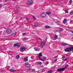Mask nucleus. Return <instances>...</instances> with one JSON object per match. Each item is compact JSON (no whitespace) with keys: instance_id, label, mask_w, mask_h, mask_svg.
Returning a JSON list of instances; mask_svg holds the SVG:
<instances>
[{"instance_id":"bb28decb","label":"nucleus","mask_w":73,"mask_h":73,"mask_svg":"<svg viewBox=\"0 0 73 73\" xmlns=\"http://www.w3.org/2000/svg\"><path fill=\"white\" fill-rule=\"evenodd\" d=\"M59 31H63V30H64L62 28H59Z\"/></svg>"},{"instance_id":"6e6552de","label":"nucleus","mask_w":73,"mask_h":73,"mask_svg":"<svg viewBox=\"0 0 73 73\" xmlns=\"http://www.w3.org/2000/svg\"><path fill=\"white\" fill-rule=\"evenodd\" d=\"M25 65L26 67L27 68H29L31 67V65L28 63H25Z\"/></svg>"},{"instance_id":"49530a36","label":"nucleus","mask_w":73,"mask_h":73,"mask_svg":"<svg viewBox=\"0 0 73 73\" xmlns=\"http://www.w3.org/2000/svg\"><path fill=\"white\" fill-rule=\"evenodd\" d=\"M44 42H46V40L45 39L44 40Z\"/></svg>"},{"instance_id":"20e7f679","label":"nucleus","mask_w":73,"mask_h":73,"mask_svg":"<svg viewBox=\"0 0 73 73\" xmlns=\"http://www.w3.org/2000/svg\"><path fill=\"white\" fill-rule=\"evenodd\" d=\"M21 44V43H17L14 44L13 45V46L14 47H16V46H17V47H18V48H20Z\"/></svg>"},{"instance_id":"4468645a","label":"nucleus","mask_w":73,"mask_h":73,"mask_svg":"<svg viewBox=\"0 0 73 73\" xmlns=\"http://www.w3.org/2000/svg\"><path fill=\"white\" fill-rule=\"evenodd\" d=\"M62 45H63V46H65L66 45H68V44H67V43H62Z\"/></svg>"},{"instance_id":"7ed1b4c3","label":"nucleus","mask_w":73,"mask_h":73,"mask_svg":"<svg viewBox=\"0 0 73 73\" xmlns=\"http://www.w3.org/2000/svg\"><path fill=\"white\" fill-rule=\"evenodd\" d=\"M33 3V1L32 0H29L26 3V4L27 5H32Z\"/></svg>"},{"instance_id":"412c9836","label":"nucleus","mask_w":73,"mask_h":73,"mask_svg":"<svg viewBox=\"0 0 73 73\" xmlns=\"http://www.w3.org/2000/svg\"><path fill=\"white\" fill-rule=\"evenodd\" d=\"M45 28H46L47 29H48V28H50V27L49 26H46L45 27Z\"/></svg>"},{"instance_id":"ddd939ff","label":"nucleus","mask_w":73,"mask_h":73,"mask_svg":"<svg viewBox=\"0 0 73 73\" xmlns=\"http://www.w3.org/2000/svg\"><path fill=\"white\" fill-rule=\"evenodd\" d=\"M17 9L18 12H20V7L19 6H17Z\"/></svg>"},{"instance_id":"72a5a7b5","label":"nucleus","mask_w":73,"mask_h":73,"mask_svg":"<svg viewBox=\"0 0 73 73\" xmlns=\"http://www.w3.org/2000/svg\"><path fill=\"white\" fill-rule=\"evenodd\" d=\"M43 59H44V60H46V58L45 57H44L43 58Z\"/></svg>"},{"instance_id":"c03bdc74","label":"nucleus","mask_w":73,"mask_h":73,"mask_svg":"<svg viewBox=\"0 0 73 73\" xmlns=\"http://www.w3.org/2000/svg\"><path fill=\"white\" fill-rule=\"evenodd\" d=\"M57 56H55L54 58H57Z\"/></svg>"},{"instance_id":"de8ad7c7","label":"nucleus","mask_w":73,"mask_h":73,"mask_svg":"<svg viewBox=\"0 0 73 73\" xmlns=\"http://www.w3.org/2000/svg\"><path fill=\"white\" fill-rule=\"evenodd\" d=\"M57 61V59H55V62H56Z\"/></svg>"},{"instance_id":"aec40b11","label":"nucleus","mask_w":73,"mask_h":73,"mask_svg":"<svg viewBox=\"0 0 73 73\" xmlns=\"http://www.w3.org/2000/svg\"><path fill=\"white\" fill-rule=\"evenodd\" d=\"M53 72V71L52 70H48V73H51Z\"/></svg>"},{"instance_id":"f03ea898","label":"nucleus","mask_w":73,"mask_h":73,"mask_svg":"<svg viewBox=\"0 0 73 73\" xmlns=\"http://www.w3.org/2000/svg\"><path fill=\"white\" fill-rule=\"evenodd\" d=\"M69 65L68 64H66L65 66V67L64 68H60L58 69V72H61L62 71H64V70H65V68H66Z\"/></svg>"},{"instance_id":"b1692460","label":"nucleus","mask_w":73,"mask_h":73,"mask_svg":"<svg viewBox=\"0 0 73 73\" xmlns=\"http://www.w3.org/2000/svg\"><path fill=\"white\" fill-rule=\"evenodd\" d=\"M41 72H44L45 71V69H42V70H40Z\"/></svg>"},{"instance_id":"7c9ffc66","label":"nucleus","mask_w":73,"mask_h":73,"mask_svg":"<svg viewBox=\"0 0 73 73\" xmlns=\"http://www.w3.org/2000/svg\"><path fill=\"white\" fill-rule=\"evenodd\" d=\"M70 15H73V11H71L70 13Z\"/></svg>"},{"instance_id":"603ef678","label":"nucleus","mask_w":73,"mask_h":73,"mask_svg":"<svg viewBox=\"0 0 73 73\" xmlns=\"http://www.w3.org/2000/svg\"><path fill=\"white\" fill-rule=\"evenodd\" d=\"M72 64H73V62H72Z\"/></svg>"},{"instance_id":"c756f323","label":"nucleus","mask_w":73,"mask_h":73,"mask_svg":"<svg viewBox=\"0 0 73 73\" xmlns=\"http://www.w3.org/2000/svg\"><path fill=\"white\" fill-rule=\"evenodd\" d=\"M26 19L27 21H29V19L27 17H26Z\"/></svg>"},{"instance_id":"f8f14e48","label":"nucleus","mask_w":73,"mask_h":73,"mask_svg":"<svg viewBox=\"0 0 73 73\" xmlns=\"http://www.w3.org/2000/svg\"><path fill=\"white\" fill-rule=\"evenodd\" d=\"M28 56H26L24 58V60L25 62H27V61H28Z\"/></svg>"},{"instance_id":"f257e3e1","label":"nucleus","mask_w":73,"mask_h":73,"mask_svg":"<svg viewBox=\"0 0 73 73\" xmlns=\"http://www.w3.org/2000/svg\"><path fill=\"white\" fill-rule=\"evenodd\" d=\"M69 48H67L65 49V52H69L73 50V46L72 45L69 44Z\"/></svg>"},{"instance_id":"a878e982","label":"nucleus","mask_w":73,"mask_h":73,"mask_svg":"<svg viewBox=\"0 0 73 73\" xmlns=\"http://www.w3.org/2000/svg\"><path fill=\"white\" fill-rule=\"evenodd\" d=\"M38 65H42V62H38Z\"/></svg>"},{"instance_id":"a19ab883","label":"nucleus","mask_w":73,"mask_h":73,"mask_svg":"<svg viewBox=\"0 0 73 73\" xmlns=\"http://www.w3.org/2000/svg\"><path fill=\"white\" fill-rule=\"evenodd\" d=\"M40 67H41L42 68H44V66L41 65L40 66Z\"/></svg>"},{"instance_id":"393cba45","label":"nucleus","mask_w":73,"mask_h":73,"mask_svg":"<svg viewBox=\"0 0 73 73\" xmlns=\"http://www.w3.org/2000/svg\"><path fill=\"white\" fill-rule=\"evenodd\" d=\"M32 70V69L29 68L27 70H26V71H27V72H28V71H30V70Z\"/></svg>"},{"instance_id":"79ce46f5","label":"nucleus","mask_w":73,"mask_h":73,"mask_svg":"<svg viewBox=\"0 0 73 73\" xmlns=\"http://www.w3.org/2000/svg\"><path fill=\"white\" fill-rule=\"evenodd\" d=\"M56 23H59V21H56Z\"/></svg>"},{"instance_id":"c85d7f7f","label":"nucleus","mask_w":73,"mask_h":73,"mask_svg":"<svg viewBox=\"0 0 73 73\" xmlns=\"http://www.w3.org/2000/svg\"><path fill=\"white\" fill-rule=\"evenodd\" d=\"M33 17L34 20H36V18L35 17V16H33Z\"/></svg>"},{"instance_id":"e433bc0d","label":"nucleus","mask_w":73,"mask_h":73,"mask_svg":"<svg viewBox=\"0 0 73 73\" xmlns=\"http://www.w3.org/2000/svg\"><path fill=\"white\" fill-rule=\"evenodd\" d=\"M5 1V2H8V0H6L5 1Z\"/></svg>"},{"instance_id":"2f4dec72","label":"nucleus","mask_w":73,"mask_h":73,"mask_svg":"<svg viewBox=\"0 0 73 73\" xmlns=\"http://www.w3.org/2000/svg\"><path fill=\"white\" fill-rule=\"evenodd\" d=\"M26 34V33H23L22 34V35L23 36H24V35H25Z\"/></svg>"},{"instance_id":"1a4fd4ad","label":"nucleus","mask_w":73,"mask_h":73,"mask_svg":"<svg viewBox=\"0 0 73 73\" xmlns=\"http://www.w3.org/2000/svg\"><path fill=\"white\" fill-rule=\"evenodd\" d=\"M41 56H42V53H39L38 56V58L39 59H40L41 61H44V60L43 59H42L40 57H41Z\"/></svg>"},{"instance_id":"5701e85b","label":"nucleus","mask_w":73,"mask_h":73,"mask_svg":"<svg viewBox=\"0 0 73 73\" xmlns=\"http://www.w3.org/2000/svg\"><path fill=\"white\" fill-rule=\"evenodd\" d=\"M16 58L17 59H19L20 58V55H17L16 56Z\"/></svg>"},{"instance_id":"f3484780","label":"nucleus","mask_w":73,"mask_h":73,"mask_svg":"<svg viewBox=\"0 0 73 73\" xmlns=\"http://www.w3.org/2000/svg\"><path fill=\"white\" fill-rule=\"evenodd\" d=\"M46 14H47V15H50V14H51V12L50 11H47L46 12Z\"/></svg>"},{"instance_id":"4c0bfd02","label":"nucleus","mask_w":73,"mask_h":73,"mask_svg":"<svg viewBox=\"0 0 73 73\" xmlns=\"http://www.w3.org/2000/svg\"><path fill=\"white\" fill-rule=\"evenodd\" d=\"M72 20H71L70 21V23H72Z\"/></svg>"},{"instance_id":"c9c22d12","label":"nucleus","mask_w":73,"mask_h":73,"mask_svg":"<svg viewBox=\"0 0 73 73\" xmlns=\"http://www.w3.org/2000/svg\"><path fill=\"white\" fill-rule=\"evenodd\" d=\"M70 3H72V0H70Z\"/></svg>"},{"instance_id":"58836bf2","label":"nucleus","mask_w":73,"mask_h":73,"mask_svg":"<svg viewBox=\"0 0 73 73\" xmlns=\"http://www.w3.org/2000/svg\"><path fill=\"white\" fill-rule=\"evenodd\" d=\"M49 64V62H46V65H47V64Z\"/></svg>"},{"instance_id":"09e8293b","label":"nucleus","mask_w":73,"mask_h":73,"mask_svg":"<svg viewBox=\"0 0 73 73\" xmlns=\"http://www.w3.org/2000/svg\"><path fill=\"white\" fill-rule=\"evenodd\" d=\"M31 58H32V59H33V58L32 57H31Z\"/></svg>"},{"instance_id":"cd10ccee","label":"nucleus","mask_w":73,"mask_h":73,"mask_svg":"<svg viewBox=\"0 0 73 73\" xmlns=\"http://www.w3.org/2000/svg\"><path fill=\"white\" fill-rule=\"evenodd\" d=\"M15 35H16V33H13L12 34V36H15Z\"/></svg>"},{"instance_id":"3c124183","label":"nucleus","mask_w":73,"mask_h":73,"mask_svg":"<svg viewBox=\"0 0 73 73\" xmlns=\"http://www.w3.org/2000/svg\"><path fill=\"white\" fill-rule=\"evenodd\" d=\"M72 39H73V37H72Z\"/></svg>"},{"instance_id":"a211bd4d","label":"nucleus","mask_w":73,"mask_h":73,"mask_svg":"<svg viewBox=\"0 0 73 73\" xmlns=\"http://www.w3.org/2000/svg\"><path fill=\"white\" fill-rule=\"evenodd\" d=\"M35 50L36 51H39V50H40V48H36L35 49Z\"/></svg>"},{"instance_id":"dca6fc26","label":"nucleus","mask_w":73,"mask_h":73,"mask_svg":"<svg viewBox=\"0 0 73 73\" xmlns=\"http://www.w3.org/2000/svg\"><path fill=\"white\" fill-rule=\"evenodd\" d=\"M67 20L66 19H64V21H63V23L64 24H65L66 23V21H67Z\"/></svg>"},{"instance_id":"2eb2a0df","label":"nucleus","mask_w":73,"mask_h":73,"mask_svg":"<svg viewBox=\"0 0 73 73\" xmlns=\"http://www.w3.org/2000/svg\"><path fill=\"white\" fill-rule=\"evenodd\" d=\"M39 25L38 23H35L34 25V26H35V28H37L38 27Z\"/></svg>"},{"instance_id":"8fccbe9b","label":"nucleus","mask_w":73,"mask_h":73,"mask_svg":"<svg viewBox=\"0 0 73 73\" xmlns=\"http://www.w3.org/2000/svg\"><path fill=\"white\" fill-rule=\"evenodd\" d=\"M71 32L72 33H73V31H71Z\"/></svg>"},{"instance_id":"4be33fe9","label":"nucleus","mask_w":73,"mask_h":73,"mask_svg":"<svg viewBox=\"0 0 73 73\" xmlns=\"http://www.w3.org/2000/svg\"><path fill=\"white\" fill-rule=\"evenodd\" d=\"M10 72H14L15 71V70H13L12 69H11L10 70Z\"/></svg>"},{"instance_id":"9d476101","label":"nucleus","mask_w":73,"mask_h":73,"mask_svg":"<svg viewBox=\"0 0 73 73\" xmlns=\"http://www.w3.org/2000/svg\"><path fill=\"white\" fill-rule=\"evenodd\" d=\"M57 38H58V36L57 35H55L53 39L54 40H56V39H57Z\"/></svg>"},{"instance_id":"f704fd0d","label":"nucleus","mask_w":73,"mask_h":73,"mask_svg":"<svg viewBox=\"0 0 73 73\" xmlns=\"http://www.w3.org/2000/svg\"><path fill=\"white\" fill-rule=\"evenodd\" d=\"M65 12L66 13H68V10H66L65 11Z\"/></svg>"},{"instance_id":"a18cd8bd","label":"nucleus","mask_w":73,"mask_h":73,"mask_svg":"<svg viewBox=\"0 0 73 73\" xmlns=\"http://www.w3.org/2000/svg\"><path fill=\"white\" fill-rule=\"evenodd\" d=\"M67 60V58H66L65 59H64V61H66V60Z\"/></svg>"},{"instance_id":"37998d69","label":"nucleus","mask_w":73,"mask_h":73,"mask_svg":"<svg viewBox=\"0 0 73 73\" xmlns=\"http://www.w3.org/2000/svg\"><path fill=\"white\" fill-rule=\"evenodd\" d=\"M65 56L64 55L63 57V58H65Z\"/></svg>"},{"instance_id":"9b49d317","label":"nucleus","mask_w":73,"mask_h":73,"mask_svg":"<svg viewBox=\"0 0 73 73\" xmlns=\"http://www.w3.org/2000/svg\"><path fill=\"white\" fill-rule=\"evenodd\" d=\"M44 45L45 43H44V42H41L40 44V46L41 48H43L42 46H44Z\"/></svg>"},{"instance_id":"423d86ee","label":"nucleus","mask_w":73,"mask_h":73,"mask_svg":"<svg viewBox=\"0 0 73 73\" xmlns=\"http://www.w3.org/2000/svg\"><path fill=\"white\" fill-rule=\"evenodd\" d=\"M46 14L45 13H42L41 15V17H42V18H45V17H46Z\"/></svg>"},{"instance_id":"6ab92c4d","label":"nucleus","mask_w":73,"mask_h":73,"mask_svg":"<svg viewBox=\"0 0 73 73\" xmlns=\"http://www.w3.org/2000/svg\"><path fill=\"white\" fill-rule=\"evenodd\" d=\"M28 40V38L27 37L24 38L23 39V41H26V40Z\"/></svg>"},{"instance_id":"0eeeda50","label":"nucleus","mask_w":73,"mask_h":73,"mask_svg":"<svg viewBox=\"0 0 73 73\" xmlns=\"http://www.w3.org/2000/svg\"><path fill=\"white\" fill-rule=\"evenodd\" d=\"M25 47L21 48H20V51L22 52H23L25 50Z\"/></svg>"},{"instance_id":"39448f33","label":"nucleus","mask_w":73,"mask_h":73,"mask_svg":"<svg viewBox=\"0 0 73 73\" xmlns=\"http://www.w3.org/2000/svg\"><path fill=\"white\" fill-rule=\"evenodd\" d=\"M6 32L7 34H11L12 33V30L11 29H7L6 30Z\"/></svg>"},{"instance_id":"ea45409f","label":"nucleus","mask_w":73,"mask_h":73,"mask_svg":"<svg viewBox=\"0 0 73 73\" xmlns=\"http://www.w3.org/2000/svg\"><path fill=\"white\" fill-rule=\"evenodd\" d=\"M32 70L33 72L35 70L34 69H31V70Z\"/></svg>"},{"instance_id":"473e14b6","label":"nucleus","mask_w":73,"mask_h":73,"mask_svg":"<svg viewBox=\"0 0 73 73\" xmlns=\"http://www.w3.org/2000/svg\"><path fill=\"white\" fill-rule=\"evenodd\" d=\"M3 7V5L1 4H0V8H1Z\"/></svg>"}]
</instances>
